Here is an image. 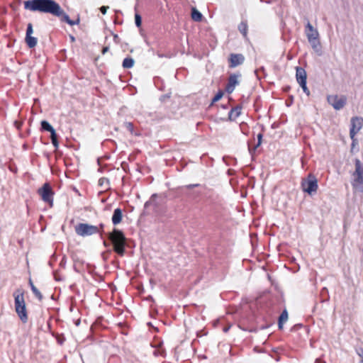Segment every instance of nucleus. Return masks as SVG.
Instances as JSON below:
<instances>
[{
    "label": "nucleus",
    "mask_w": 363,
    "mask_h": 363,
    "mask_svg": "<svg viewBox=\"0 0 363 363\" xmlns=\"http://www.w3.org/2000/svg\"><path fill=\"white\" fill-rule=\"evenodd\" d=\"M103 228L104 224H100L99 227H98L88 223H80L74 226L76 233L82 237H86L100 233V230Z\"/></svg>",
    "instance_id": "39448f33"
},
{
    "label": "nucleus",
    "mask_w": 363,
    "mask_h": 363,
    "mask_svg": "<svg viewBox=\"0 0 363 363\" xmlns=\"http://www.w3.org/2000/svg\"><path fill=\"white\" fill-rule=\"evenodd\" d=\"M301 187L304 192L313 196L316 194L318 188V179L313 174H309L306 179L302 180Z\"/></svg>",
    "instance_id": "423d86ee"
},
{
    "label": "nucleus",
    "mask_w": 363,
    "mask_h": 363,
    "mask_svg": "<svg viewBox=\"0 0 363 363\" xmlns=\"http://www.w3.org/2000/svg\"><path fill=\"white\" fill-rule=\"evenodd\" d=\"M127 128L130 131L133 132V125L131 123H125Z\"/></svg>",
    "instance_id": "c9c22d12"
},
{
    "label": "nucleus",
    "mask_w": 363,
    "mask_h": 363,
    "mask_svg": "<svg viewBox=\"0 0 363 363\" xmlns=\"http://www.w3.org/2000/svg\"><path fill=\"white\" fill-rule=\"evenodd\" d=\"M240 113H241V107L236 106V107L232 108L230 111L229 114H228L229 119L231 121L236 119L240 115Z\"/></svg>",
    "instance_id": "dca6fc26"
},
{
    "label": "nucleus",
    "mask_w": 363,
    "mask_h": 363,
    "mask_svg": "<svg viewBox=\"0 0 363 363\" xmlns=\"http://www.w3.org/2000/svg\"><path fill=\"white\" fill-rule=\"evenodd\" d=\"M38 194L41 196L42 200L45 203L52 206L54 191L50 183L45 182L40 188L38 189Z\"/></svg>",
    "instance_id": "6e6552de"
},
{
    "label": "nucleus",
    "mask_w": 363,
    "mask_h": 363,
    "mask_svg": "<svg viewBox=\"0 0 363 363\" xmlns=\"http://www.w3.org/2000/svg\"><path fill=\"white\" fill-rule=\"evenodd\" d=\"M24 9L31 11L50 13L60 18V21L68 23V14L54 0H28L24 1Z\"/></svg>",
    "instance_id": "f257e3e1"
},
{
    "label": "nucleus",
    "mask_w": 363,
    "mask_h": 363,
    "mask_svg": "<svg viewBox=\"0 0 363 363\" xmlns=\"http://www.w3.org/2000/svg\"><path fill=\"white\" fill-rule=\"evenodd\" d=\"M72 190L76 193L78 195H80L79 191L76 189V187H72Z\"/></svg>",
    "instance_id": "79ce46f5"
},
{
    "label": "nucleus",
    "mask_w": 363,
    "mask_h": 363,
    "mask_svg": "<svg viewBox=\"0 0 363 363\" xmlns=\"http://www.w3.org/2000/svg\"><path fill=\"white\" fill-rule=\"evenodd\" d=\"M262 138V135L261 133L258 134V135H257L258 142H257V144L255 147H257L261 145Z\"/></svg>",
    "instance_id": "72a5a7b5"
},
{
    "label": "nucleus",
    "mask_w": 363,
    "mask_h": 363,
    "mask_svg": "<svg viewBox=\"0 0 363 363\" xmlns=\"http://www.w3.org/2000/svg\"><path fill=\"white\" fill-rule=\"evenodd\" d=\"M356 351H357V354L361 358V362L363 363V348L359 347V348L357 349Z\"/></svg>",
    "instance_id": "c85d7f7f"
},
{
    "label": "nucleus",
    "mask_w": 363,
    "mask_h": 363,
    "mask_svg": "<svg viewBox=\"0 0 363 363\" xmlns=\"http://www.w3.org/2000/svg\"><path fill=\"white\" fill-rule=\"evenodd\" d=\"M51 142L55 147H56V148L58 147L59 142H58L57 139L52 140Z\"/></svg>",
    "instance_id": "e433bc0d"
},
{
    "label": "nucleus",
    "mask_w": 363,
    "mask_h": 363,
    "mask_svg": "<svg viewBox=\"0 0 363 363\" xmlns=\"http://www.w3.org/2000/svg\"><path fill=\"white\" fill-rule=\"evenodd\" d=\"M74 324L78 326L80 324V319L74 320Z\"/></svg>",
    "instance_id": "37998d69"
},
{
    "label": "nucleus",
    "mask_w": 363,
    "mask_h": 363,
    "mask_svg": "<svg viewBox=\"0 0 363 363\" xmlns=\"http://www.w3.org/2000/svg\"><path fill=\"white\" fill-rule=\"evenodd\" d=\"M33 33V25H32V23H29L27 26L26 36H30L32 35Z\"/></svg>",
    "instance_id": "bb28decb"
},
{
    "label": "nucleus",
    "mask_w": 363,
    "mask_h": 363,
    "mask_svg": "<svg viewBox=\"0 0 363 363\" xmlns=\"http://www.w3.org/2000/svg\"><path fill=\"white\" fill-rule=\"evenodd\" d=\"M247 21H242L238 26L239 31L242 34L244 38L247 37Z\"/></svg>",
    "instance_id": "aec40b11"
},
{
    "label": "nucleus",
    "mask_w": 363,
    "mask_h": 363,
    "mask_svg": "<svg viewBox=\"0 0 363 363\" xmlns=\"http://www.w3.org/2000/svg\"><path fill=\"white\" fill-rule=\"evenodd\" d=\"M299 85L302 88L303 92L306 94L307 96H308L310 94V91L306 86V83H302L300 84Z\"/></svg>",
    "instance_id": "cd10ccee"
},
{
    "label": "nucleus",
    "mask_w": 363,
    "mask_h": 363,
    "mask_svg": "<svg viewBox=\"0 0 363 363\" xmlns=\"http://www.w3.org/2000/svg\"><path fill=\"white\" fill-rule=\"evenodd\" d=\"M164 354H165V352L164 350L162 349H160V348H157V349H155L153 352V354L155 356V357H159V356H162V357H164Z\"/></svg>",
    "instance_id": "393cba45"
},
{
    "label": "nucleus",
    "mask_w": 363,
    "mask_h": 363,
    "mask_svg": "<svg viewBox=\"0 0 363 363\" xmlns=\"http://www.w3.org/2000/svg\"><path fill=\"white\" fill-rule=\"evenodd\" d=\"M104 245L106 246V241L104 242Z\"/></svg>",
    "instance_id": "603ef678"
},
{
    "label": "nucleus",
    "mask_w": 363,
    "mask_h": 363,
    "mask_svg": "<svg viewBox=\"0 0 363 363\" xmlns=\"http://www.w3.org/2000/svg\"><path fill=\"white\" fill-rule=\"evenodd\" d=\"M122 65L125 69L131 68L134 65V60L132 57H126L123 60Z\"/></svg>",
    "instance_id": "5701e85b"
},
{
    "label": "nucleus",
    "mask_w": 363,
    "mask_h": 363,
    "mask_svg": "<svg viewBox=\"0 0 363 363\" xmlns=\"http://www.w3.org/2000/svg\"><path fill=\"white\" fill-rule=\"evenodd\" d=\"M69 39L71 40L72 42H74L75 40V38L71 35H69Z\"/></svg>",
    "instance_id": "c03bdc74"
},
{
    "label": "nucleus",
    "mask_w": 363,
    "mask_h": 363,
    "mask_svg": "<svg viewBox=\"0 0 363 363\" xmlns=\"http://www.w3.org/2000/svg\"><path fill=\"white\" fill-rule=\"evenodd\" d=\"M202 14L200 11H199L196 9L193 8L191 9V18L194 21L196 22H199L202 20Z\"/></svg>",
    "instance_id": "412c9836"
},
{
    "label": "nucleus",
    "mask_w": 363,
    "mask_h": 363,
    "mask_svg": "<svg viewBox=\"0 0 363 363\" xmlns=\"http://www.w3.org/2000/svg\"><path fill=\"white\" fill-rule=\"evenodd\" d=\"M50 133V139L51 140H55V139H57V135L56 133V131L55 129H53Z\"/></svg>",
    "instance_id": "7c9ffc66"
},
{
    "label": "nucleus",
    "mask_w": 363,
    "mask_h": 363,
    "mask_svg": "<svg viewBox=\"0 0 363 363\" xmlns=\"http://www.w3.org/2000/svg\"><path fill=\"white\" fill-rule=\"evenodd\" d=\"M315 363H325L323 360H322L320 358H318L315 360Z\"/></svg>",
    "instance_id": "a19ab883"
},
{
    "label": "nucleus",
    "mask_w": 363,
    "mask_h": 363,
    "mask_svg": "<svg viewBox=\"0 0 363 363\" xmlns=\"http://www.w3.org/2000/svg\"><path fill=\"white\" fill-rule=\"evenodd\" d=\"M306 35L313 50L318 55L322 54L321 45L319 40V33L317 29L308 22L306 26Z\"/></svg>",
    "instance_id": "20e7f679"
},
{
    "label": "nucleus",
    "mask_w": 363,
    "mask_h": 363,
    "mask_svg": "<svg viewBox=\"0 0 363 363\" xmlns=\"http://www.w3.org/2000/svg\"><path fill=\"white\" fill-rule=\"evenodd\" d=\"M26 43L29 48H33L36 46L38 40L36 38L33 37L32 35L26 36L25 38Z\"/></svg>",
    "instance_id": "6ab92c4d"
},
{
    "label": "nucleus",
    "mask_w": 363,
    "mask_h": 363,
    "mask_svg": "<svg viewBox=\"0 0 363 363\" xmlns=\"http://www.w3.org/2000/svg\"><path fill=\"white\" fill-rule=\"evenodd\" d=\"M40 124H41L40 129L42 131L51 132L54 129V128L47 121H42Z\"/></svg>",
    "instance_id": "4be33fe9"
},
{
    "label": "nucleus",
    "mask_w": 363,
    "mask_h": 363,
    "mask_svg": "<svg viewBox=\"0 0 363 363\" xmlns=\"http://www.w3.org/2000/svg\"><path fill=\"white\" fill-rule=\"evenodd\" d=\"M296 78L299 84L306 83L307 74L306 70L303 67H296Z\"/></svg>",
    "instance_id": "ddd939ff"
},
{
    "label": "nucleus",
    "mask_w": 363,
    "mask_h": 363,
    "mask_svg": "<svg viewBox=\"0 0 363 363\" xmlns=\"http://www.w3.org/2000/svg\"><path fill=\"white\" fill-rule=\"evenodd\" d=\"M135 23L138 28L141 26L142 18H141L140 15L138 13H135Z\"/></svg>",
    "instance_id": "b1692460"
},
{
    "label": "nucleus",
    "mask_w": 363,
    "mask_h": 363,
    "mask_svg": "<svg viewBox=\"0 0 363 363\" xmlns=\"http://www.w3.org/2000/svg\"><path fill=\"white\" fill-rule=\"evenodd\" d=\"M199 186V184H189V185L186 186V188L188 189H193V188H194L196 186Z\"/></svg>",
    "instance_id": "4c0bfd02"
},
{
    "label": "nucleus",
    "mask_w": 363,
    "mask_h": 363,
    "mask_svg": "<svg viewBox=\"0 0 363 363\" xmlns=\"http://www.w3.org/2000/svg\"><path fill=\"white\" fill-rule=\"evenodd\" d=\"M223 96V92L222 91H218L213 97V99L212 100V104L219 101L222 98Z\"/></svg>",
    "instance_id": "a878e982"
},
{
    "label": "nucleus",
    "mask_w": 363,
    "mask_h": 363,
    "mask_svg": "<svg viewBox=\"0 0 363 363\" xmlns=\"http://www.w3.org/2000/svg\"><path fill=\"white\" fill-rule=\"evenodd\" d=\"M65 175L66 176V177H68V169H65Z\"/></svg>",
    "instance_id": "a18cd8bd"
},
{
    "label": "nucleus",
    "mask_w": 363,
    "mask_h": 363,
    "mask_svg": "<svg viewBox=\"0 0 363 363\" xmlns=\"http://www.w3.org/2000/svg\"><path fill=\"white\" fill-rule=\"evenodd\" d=\"M29 285L30 286L31 291H33V294L35 296V297L41 301L43 300V295L40 293V291L35 287V286L33 284L32 280L29 279Z\"/></svg>",
    "instance_id": "a211bd4d"
},
{
    "label": "nucleus",
    "mask_w": 363,
    "mask_h": 363,
    "mask_svg": "<svg viewBox=\"0 0 363 363\" xmlns=\"http://www.w3.org/2000/svg\"><path fill=\"white\" fill-rule=\"evenodd\" d=\"M228 330H229V328H225L223 329V331H224L225 333H227V332L228 331Z\"/></svg>",
    "instance_id": "09e8293b"
},
{
    "label": "nucleus",
    "mask_w": 363,
    "mask_h": 363,
    "mask_svg": "<svg viewBox=\"0 0 363 363\" xmlns=\"http://www.w3.org/2000/svg\"><path fill=\"white\" fill-rule=\"evenodd\" d=\"M355 171L353 174L354 182L353 187L361 192H363V166L359 159H355Z\"/></svg>",
    "instance_id": "0eeeda50"
},
{
    "label": "nucleus",
    "mask_w": 363,
    "mask_h": 363,
    "mask_svg": "<svg viewBox=\"0 0 363 363\" xmlns=\"http://www.w3.org/2000/svg\"><path fill=\"white\" fill-rule=\"evenodd\" d=\"M287 320H288V312L286 309H284L279 318L278 326H279V329L283 328V325L285 322L287 321Z\"/></svg>",
    "instance_id": "f3484780"
},
{
    "label": "nucleus",
    "mask_w": 363,
    "mask_h": 363,
    "mask_svg": "<svg viewBox=\"0 0 363 363\" xmlns=\"http://www.w3.org/2000/svg\"><path fill=\"white\" fill-rule=\"evenodd\" d=\"M62 228V230H64V229H65V225H63Z\"/></svg>",
    "instance_id": "3c124183"
},
{
    "label": "nucleus",
    "mask_w": 363,
    "mask_h": 363,
    "mask_svg": "<svg viewBox=\"0 0 363 363\" xmlns=\"http://www.w3.org/2000/svg\"><path fill=\"white\" fill-rule=\"evenodd\" d=\"M79 23V17L77 16L76 20H70L69 19V26L77 25Z\"/></svg>",
    "instance_id": "2f4dec72"
},
{
    "label": "nucleus",
    "mask_w": 363,
    "mask_h": 363,
    "mask_svg": "<svg viewBox=\"0 0 363 363\" xmlns=\"http://www.w3.org/2000/svg\"><path fill=\"white\" fill-rule=\"evenodd\" d=\"M66 263H67V261H66V257L65 256H64L60 263V266L61 268H63V269H65L66 267Z\"/></svg>",
    "instance_id": "c756f323"
},
{
    "label": "nucleus",
    "mask_w": 363,
    "mask_h": 363,
    "mask_svg": "<svg viewBox=\"0 0 363 363\" xmlns=\"http://www.w3.org/2000/svg\"><path fill=\"white\" fill-rule=\"evenodd\" d=\"M109 240L113 245L114 251L123 256L125 253V238L122 231L114 229L108 235Z\"/></svg>",
    "instance_id": "7ed1b4c3"
},
{
    "label": "nucleus",
    "mask_w": 363,
    "mask_h": 363,
    "mask_svg": "<svg viewBox=\"0 0 363 363\" xmlns=\"http://www.w3.org/2000/svg\"><path fill=\"white\" fill-rule=\"evenodd\" d=\"M55 278L56 280H60V278H58V277H57L56 273L55 274Z\"/></svg>",
    "instance_id": "de8ad7c7"
},
{
    "label": "nucleus",
    "mask_w": 363,
    "mask_h": 363,
    "mask_svg": "<svg viewBox=\"0 0 363 363\" xmlns=\"http://www.w3.org/2000/svg\"><path fill=\"white\" fill-rule=\"evenodd\" d=\"M123 218V213L122 210L119 208H116L113 211V216H112V223L113 225H117L120 223L122 220Z\"/></svg>",
    "instance_id": "2eb2a0df"
},
{
    "label": "nucleus",
    "mask_w": 363,
    "mask_h": 363,
    "mask_svg": "<svg viewBox=\"0 0 363 363\" xmlns=\"http://www.w3.org/2000/svg\"><path fill=\"white\" fill-rule=\"evenodd\" d=\"M327 100L335 110H340L346 104L347 98L345 96L329 95Z\"/></svg>",
    "instance_id": "9d476101"
},
{
    "label": "nucleus",
    "mask_w": 363,
    "mask_h": 363,
    "mask_svg": "<svg viewBox=\"0 0 363 363\" xmlns=\"http://www.w3.org/2000/svg\"><path fill=\"white\" fill-rule=\"evenodd\" d=\"M324 292H325V293H327V292H328V290H327V289H326V288H323V289L322 293H324Z\"/></svg>",
    "instance_id": "49530a36"
},
{
    "label": "nucleus",
    "mask_w": 363,
    "mask_h": 363,
    "mask_svg": "<svg viewBox=\"0 0 363 363\" xmlns=\"http://www.w3.org/2000/svg\"><path fill=\"white\" fill-rule=\"evenodd\" d=\"M157 197V194H154L151 196V197L150 198V199L145 202V209L148 211H149V208L150 207H152V211L154 212H156V209L158 207L159 204L157 203V202L156 201V199Z\"/></svg>",
    "instance_id": "4468645a"
},
{
    "label": "nucleus",
    "mask_w": 363,
    "mask_h": 363,
    "mask_svg": "<svg viewBox=\"0 0 363 363\" xmlns=\"http://www.w3.org/2000/svg\"><path fill=\"white\" fill-rule=\"evenodd\" d=\"M109 50V47L108 46H105L102 49V54L104 55L105 53H106Z\"/></svg>",
    "instance_id": "ea45409f"
},
{
    "label": "nucleus",
    "mask_w": 363,
    "mask_h": 363,
    "mask_svg": "<svg viewBox=\"0 0 363 363\" xmlns=\"http://www.w3.org/2000/svg\"><path fill=\"white\" fill-rule=\"evenodd\" d=\"M108 6H103L100 8V11L103 14H106Z\"/></svg>",
    "instance_id": "f704fd0d"
},
{
    "label": "nucleus",
    "mask_w": 363,
    "mask_h": 363,
    "mask_svg": "<svg viewBox=\"0 0 363 363\" xmlns=\"http://www.w3.org/2000/svg\"><path fill=\"white\" fill-rule=\"evenodd\" d=\"M113 40L116 43H119V37L117 34H113Z\"/></svg>",
    "instance_id": "58836bf2"
},
{
    "label": "nucleus",
    "mask_w": 363,
    "mask_h": 363,
    "mask_svg": "<svg viewBox=\"0 0 363 363\" xmlns=\"http://www.w3.org/2000/svg\"><path fill=\"white\" fill-rule=\"evenodd\" d=\"M58 342H59L60 344L62 343V341H60V340H58Z\"/></svg>",
    "instance_id": "8fccbe9b"
},
{
    "label": "nucleus",
    "mask_w": 363,
    "mask_h": 363,
    "mask_svg": "<svg viewBox=\"0 0 363 363\" xmlns=\"http://www.w3.org/2000/svg\"><path fill=\"white\" fill-rule=\"evenodd\" d=\"M240 77V74H231L229 76L228 82L225 87V91L227 93L231 94L234 91L235 86L240 83L238 80Z\"/></svg>",
    "instance_id": "9b49d317"
},
{
    "label": "nucleus",
    "mask_w": 363,
    "mask_h": 363,
    "mask_svg": "<svg viewBox=\"0 0 363 363\" xmlns=\"http://www.w3.org/2000/svg\"><path fill=\"white\" fill-rule=\"evenodd\" d=\"M363 126V118L355 116L351 118L350 121V136L352 140V146L354 145V142L356 140L355 135L357 133L362 129Z\"/></svg>",
    "instance_id": "1a4fd4ad"
},
{
    "label": "nucleus",
    "mask_w": 363,
    "mask_h": 363,
    "mask_svg": "<svg viewBox=\"0 0 363 363\" xmlns=\"http://www.w3.org/2000/svg\"><path fill=\"white\" fill-rule=\"evenodd\" d=\"M245 57L242 54H231L230 57V67H235L244 62Z\"/></svg>",
    "instance_id": "f8f14e48"
},
{
    "label": "nucleus",
    "mask_w": 363,
    "mask_h": 363,
    "mask_svg": "<svg viewBox=\"0 0 363 363\" xmlns=\"http://www.w3.org/2000/svg\"><path fill=\"white\" fill-rule=\"evenodd\" d=\"M13 295L16 312L20 320L25 323L28 321V314L24 300V293L22 290L17 289Z\"/></svg>",
    "instance_id": "f03ea898"
},
{
    "label": "nucleus",
    "mask_w": 363,
    "mask_h": 363,
    "mask_svg": "<svg viewBox=\"0 0 363 363\" xmlns=\"http://www.w3.org/2000/svg\"><path fill=\"white\" fill-rule=\"evenodd\" d=\"M104 182L108 184V179L107 178L103 177L101 178L99 181V185H103Z\"/></svg>",
    "instance_id": "473e14b6"
}]
</instances>
